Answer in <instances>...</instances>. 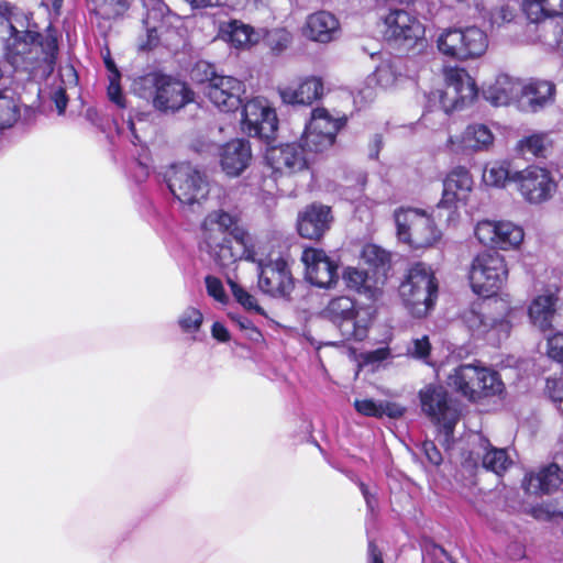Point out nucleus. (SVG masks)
<instances>
[{
    "label": "nucleus",
    "mask_w": 563,
    "mask_h": 563,
    "mask_svg": "<svg viewBox=\"0 0 563 563\" xmlns=\"http://www.w3.org/2000/svg\"><path fill=\"white\" fill-rule=\"evenodd\" d=\"M236 217L224 210L209 212L201 224L200 250L221 269L238 261H257V251L250 234L236 227Z\"/></svg>",
    "instance_id": "1"
},
{
    "label": "nucleus",
    "mask_w": 563,
    "mask_h": 563,
    "mask_svg": "<svg viewBox=\"0 0 563 563\" xmlns=\"http://www.w3.org/2000/svg\"><path fill=\"white\" fill-rule=\"evenodd\" d=\"M7 33V57L15 69L29 73L34 79H44L53 73L58 53L54 32L42 35L10 21Z\"/></svg>",
    "instance_id": "2"
},
{
    "label": "nucleus",
    "mask_w": 563,
    "mask_h": 563,
    "mask_svg": "<svg viewBox=\"0 0 563 563\" xmlns=\"http://www.w3.org/2000/svg\"><path fill=\"white\" fill-rule=\"evenodd\" d=\"M441 210L438 207L430 213L417 208H400L394 213L398 240L412 249L432 246L441 239L435 223Z\"/></svg>",
    "instance_id": "3"
},
{
    "label": "nucleus",
    "mask_w": 563,
    "mask_h": 563,
    "mask_svg": "<svg viewBox=\"0 0 563 563\" xmlns=\"http://www.w3.org/2000/svg\"><path fill=\"white\" fill-rule=\"evenodd\" d=\"M322 316L339 330L344 340L363 341L367 338L373 321L369 308L358 306L349 296L332 298L322 310Z\"/></svg>",
    "instance_id": "4"
},
{
    "label": "nucleus",
    "mask_w": 563,
    "mask_h": 563,
    "mask_svg": "<svg viewBox=\"0 0 563 563\" xmlns=\"http://www.w3.org/2000/svg\"><path fill=\"white\" fill-rule=\"evenodd\" d=\"M133 89L142 98L153 97L154 107L164 112H175L192 101V92L184 82L156 73L136 79Z\"/></svg>",
    "instance_id": "5"
},
{
    "label": "nucleus",
    "mask_w": 563,
    "mask_h": 563,
    "mask_svg": "<svg viewBox=\"0 0 563 563\" xmlns=\"http://www.w3.org/2000/svg\"><path fill=\"white\" fill-rule=\"evenodd\" d=\"M510 307L503 299L473 302L462 314V320L468 330L477 336L492 333L500 340L507 338L510 331L508 320Z\"/></svg>",
    "instance_id": "6"
},
{
    "label": "nucleus",
    "mask_w": 563,
    "mask_h": 563,
    "mask_svg": "<svg viewBox=\"0 0 563 563\" xmlns=\"http://www.w3.org/2000/svg\"><path fill=\"white\" fill-rule=\"evenodd\" d=\"M399 295L413 317L427 316L438 297V284L431 268L422 263L415 264L399 286Z\"/></svg>",
    "instance_id": "7"
},
{
    "label": "nucleus",
    "mask_w": 563,
    "mask_h": 563,
    "mask_svg": "<svg viewBox=\"0 0 563 563\" xmlns=\"http://www.w3.org/2000/svg\"><path fill=\"white\" fill-rule=\"evenodd\" d=\"M437 47L441 55L463 62L484 55L488 48V38L476 26L449 27L438 35Z\"/></svg>",
    "instance_id": "8"
},
{
    "label": "nucleus",
    "mask_w": 563,
    "mask_h": 563,
    "mask_svg": "<svg viewBox=\"0 0 563 563\" xmlns=\"http://www.w3.org/2000/svg\"><path fill=\"white\" fill-rule=\"evenodd\" d=\"M468 278L475 294L483 297L496 295L508 278L505 257L495 251L478 253L472 261Z\"/></svg>",
    "instance_id": "9"
},
{
    "label": "nucleus",
    "mask_w": 563,
    "mask_h": 563,
    "mask_svg": "<svg viewBox=\"0 0 563 563\" xmlns=\"http://www.w3.org/2000/svg\"><path fill=\"white\" fill-rule=\"evenodd\" d=\"M165 180L169 191L184 206H200L210 191L207 176L186 163L173 165L166 172Z\"/></svg>",
    "instance_id": "10"
},
{
    "label": "nucleus",
    "mask_w": 563,
    "mask_h": 563,
    "mask_svg": "<svg viewBox=\"0 0 563 563\" xmlns=\"http://www.w3.org/2000/svg\"><path fill=\"white\" fill-rule=\"evenodd\" d=\"M445 89L432 91L429 102L446 115L449 112L463 108L477 96L475 80L463 68H449L445 71Z\"/></svg>",
    "instance_id": "11"
},
{
    "label": "nucleus",
    "mask_w": 563,
    "mask_h": 563,
    "mask_svg": "<svg viewBox=\"0 0 563 563\" xmlns=\"http://www.w3.org/2000/svg\"><path fill=\"white\" fill-rule=\"evenodd\" d=\"M345 122L344 114L332 113L322 107L316 108L311 111L300 141L309 152H324L334 144L336 135Z\"/></svg>",
    "instance_id": "12"
},
{
    "label": "nucleus",
    "mask_w": 563,
    "mask_h": 563,
    "mask_svg": "<svg viewBox=\"0 0 563 563\" xmlns=\"http://www.w3.org/2000/svg\"><path fill=\"white\" fill-rule=\"evenodd\" d=\"M419 397L422 411L444 431L446 438L451 437L460 413L446 390L442 386L428 385L420 390Z\"/></svg>",
    "instance_id": "13"
},
{
    "label": "nucleus",
    "mask_w": 563,
    "mask_h": 563,
    "mask_svg": "<svg viewBox=\"0 0 563 563\" xmlns=\"http://www.w3.org/2000/svg\"><path fill=\"white\" fill-rule=\"evenodd\" d=\"M258 288L266 295L274 298H288L295 288V279L286 260L264 261L257 254Z\"/></svg>",
    "instance_id": "14"
},
{
    "label": "nucleus",
    "mask_w": 563,
    "mask_h": 563,
    "mask_svg": "<svg viewBox=\"0 0 563 563\" xmlns=\"http://www.w3.org/2000/svg\"><path fill=\"white\" fill-rule=\"evenodd\" d=\"M241 125L249 136L271 140L278 128L276 110L267 99L255 97L244 104Z\"/></svg>",
    "instance_id": "15"
},
{
    "label": "nucleus",
    "mask_w": 563,
    "mask_h": 563,
    "mask_svg": "<svg viewBox=\"0 0 563 563\" xmlns=\"http://www.w3.org/2000/svg\"><path fill=\"white\" fill-rule=\"evenodd\" d=\"M385 36L409 49L424 42V25L406 10H390L383 18Z\"/></svg>",
    "instance_id": "16"
},
{
    "label": "nucleus",
    "mask_w": 563,
    "mask_h": 563,
    "mask_svg": "<svg viewBox=\"0 0 563 563\" xmlns=\"http://www.w3.org/2000/svg\"><path fill=\"white\" fill-rule=\"evenodd\" d=\"M474 234L481 244L504 251L518 247L525 238L522 228L510 221H478Z\"/></svg>",
    "instance_id": "17"
},
{
    "label": "nucleus",
    "mask_w": 563,
    "mask_h": 563,
    "mask_svg": "<svg viewBox=\"0 0 563 563\" xmlns=\"http://www.w3.org/2000/svg\"><path fill=\"white\" fill-rule=\"evenodd\" d=\"M472 444L473 449L463 461V467L468 471L482 467L501 475L512 463L505 449L492 446L489 441L479 434L473 437Z\"/></svg>",
    "instance_id": "18"
},
{
    "label": "nucleus",
    "mask_w": 563,
    "mask_h": 563,
    "mask_svg": "<svg viewBox=\"0 0 563 563\" xmlns=\"http://www.w3.org/2000/svg\"><path fill=\"white\" fill-rule=\"evenodd\" d=\"M473 177L465 167H454L443 181L442 199L438 203V210L448 209V222L455 221V209L459 205H466L468 197L473 190Z\"/></svg>",
    "instance_id": "19"
},
{
    "label": "nucleus",
    "mask_w": 563,
    "mask_h": 563,
    "mask_svg": "<svg viewBox=\"0 0 563 563\" xmlns=\"http://www.w3.org/2000/svg\"><path fill=\"white\" fill-rule=\"evenodd\" d=\"M523 199L529 203H541L551 198L555 184L550 173L541 167L531 166L512 176Z\"/></svg>",
    "instance_id": "20"
},
{
    "label": "nucleus",
    "mask_w": 563,
    "mask_h": 563,
    "mask_svg": "<svg viewBox=\"0 0 563 563\" xmlns=\"http://www.w3.org/2000/svg\"><path fill=\"white\" fill-rule=\"evenodd\" d=\"M205 92L208 99L222 112H233L241 106L242 96L245 93V85L232 76L210 77Z\"/></svg>",
    "instance_id": "21"
},
{
    "label": "nucleus",
    "mask_w": 563,
    "mask_h": 563,
    "mask_svg": "<svg viewBox=\"0 0 563 563\" xmlns=\"http://www.w3.org/2000/svg\"><path fill=\"white\" fill-rule=\"evenodd\" d=\"M301 261L306 266L307 280L319 288H331L338 279V265L332 262L324 251L318 249H306L302 252Z\"/></svg>",
    "instance_id": "22"
},
{
    "label": "nucleus",
    "mask_w": 563,
    "mask_h": 563,
    "mask_svg": "<svg viewBox=\"0 0 563 563\" xmlns=\"http://www.w3.org/2000/svg\"><path fill=\"white\" fill-rule=\"evenodd\" d=\"M306 147L302 144L287 143L269 147L266 162L275 174L291 175L307 167Z\"/></svg>",
    "instance_id": "23"
},
{
    "label": "nucleus",
    "mask_w": 563,
    "mask_h": 563,
    "mask_svg": "<svg viewBox=\"0 0 563 563\" xmlns=\"http://www.w3.org/2000/svg\"><path fill=\"white\" fill-rule=\"evenodd\" d=\"M555 100V85L548 80L530 79L521 81L518 109L527 113H537L551 106Z\"/></svg>",
    "instance_id": "24"
},
{
    "label": "nucleus",
    "mask_w": 563,
    "mask_h": 563,
    "mask_svg": "<svg viewBox=\"0 0 563 563\" xmlns=\"http://www.w3.org/2000/svg\"><path fill=\"white\" fill-rule=\"evenodd\" d=\"M521 81V79L508 74H498L494 79L483 85V96L495 107L515 104L518 108Z\"/></svg>",
    "instance_id": "25"
},
{
    "label": "nucleus",
    "mask_w": 563,
    "mask_h": 563,
    "mask_svg": "<svg viewBox=\"0 0 563 563\" xmlns=\"http://www.w3.org/2000/svg\"><path fill=\"white\" fill-rule=\"evenodd\" d=\"M495 136L485 124H470L461 135L450 136L448 145L453 153L466 154L488 151Z\"/></svg>",
    "instance_id": "26"
},
{
    "label": "nucleus",
    "mask_w": 563,
    "mask_h": 563,
    "mask_svg": "<svg viewBox=\"0 0 563 563\" xmlns=\"http://www.w3.org/2000/svg\"><path fill=\"white\" fill-rule=\"evenodd\" d=\"M302 34L312 42L327 44L340 34L339 20L328 11H318L307 16Z\"/></svg>",
    "instance_id": "27"
},
{
    "label": "nucleus",
    "mask_w": 563,
    "mask_h": 563,
    "mask_svg": "<svg viewBox=\"0 0 563 563\" xmlns=\"http://www.w3.org/2000/svg\"><path fill=\"white\" fill-rule=\"evenodd\" d=\"M251 159V146L250 143L245 140H232L221 147V168L230 177H236L241 175L250 165Z\"/></svg>",
    "instance_id": "28"
},
{
    "label": "nucleus",
    "mask_w": 563,
    "mask_h": 563,
    "mask_svg": "<svg viewBox=\"0 0 563 563\" xmlns=\"http://www.w3.org/2000/svg\"><path fill=\"white\" fill-rule=\"evenodd\" d=\"M330 222L329 207L311 205L298 217V232L306 239H319L329 229Z\"/></svg>",
    "instance_id": "29"
},
{
    "label": "nucleus",
    "mask_w": 563,
    "mask_h": 563,
    "mask_svg": "<svg viewBox=\"0 0 563 563\" xmlns=\"http://www.w3.org/2000/svg\"><path fill=\"white\" fill-rule=\"evenodd\" d=\"M478 365L464 364L453 369L448 377V385L468 400L479 398Z\"/></svg>",
    "instance_id": "30"
},
{
    "label": "nucleus",
    "mask_w": 563,
    "mask_h": 563,
    "mask_svg": "<svg viewBox=\"0 0 563 563\" xmlns=\"http://www.w3.org/2000/svg\"><path fill=\"white\" fill-rule=\"evenodd\" d=\"M558 300V296L551 290L534 297L528 308L531 323L541 331L551 329L556 314Z\"/></svg>",
    "instance_id": "31"
},
{
    "label": "nucleus",
    "mask_w": 563,
    "mask_h": 563,
    "mask_svg": "<svg viewBox=\"0 0 563 563\" xmlns=\"http://www.w3.org/2000/svg\"><path fill=\"white\" fill-rule=\"evenodd\" d=\"M282 100L289 104H311L323 95L321 78L309 76L303 78L298 87H286L279 90Z\"/></svg>",
    "instance_id": "32"
},
{
    "label": "nucleus",
    "mask_w": 563,
    "mask_h": 563,
    "mask_svg": "<svg viewBox=\"0 0 563 563\" xmlns=\"http://www.w3.org/2000/svg\"><path fill=\"white\" fill-rule=\"evenodd\" d=\"M563 483V470L556 464H550L538 473L525 476L522 486L528 494H549Z\"/></svg>",
    "instance_id": "33"
},
{
    "label": "nucleus",
    "mask_w": 563,
    "mask_h": 563,
    "mask_svg": "<svg viewBox=\"0 0 563 563\" xmlns=\"http://www.w3.org/2000/svg\"><path fill=\"white\" fill-rule=\"evenodd\" d=\"M343 280L349 288L368 298H376L383 286L382 276H374L356 267H346L343 272Z\"/></svg>",
    "instance_id": "34"
},
{
    "label": "nucleus",
    "mask_w": 563,
    "mask_h": 563,
    "mask_svg": "<svg viewBox=\"0 0 563 563\" xmlns=\"http://www.w3.org/2000/svg\"><path fill=\"white\" fill-rule=\"evenodd\" d=\"M220 36L235 48H246L256 44L260 35L255 30L241 21L232 20L220 27Z\"/></svg>",
    "instance_id": "35"
},
{
    "label": "nucleus",
    "mask_w": 563,
    "mask_h": 563,
    "mask_svg": "<svg viewBox=\"0 0 563 563\" xmlns=\"http://www.w3.org/2000/svg\"><path fill=\"white\" fill-rule=\"evenodd\" d=\"M522 10L529 21L539 23L549 18L563 16V0H523Z\"/></svg>",
    "instance_id": "36"
},
{
    "label": "nucleus",
    "mask_w": 563,
    "mask_h": 563,
    "mask_svg": "<svg viewBox=\"0 0 563 563\" xmlns=\"http://www.w3.org/2000/svg\"><path fill=\"white\" fill-rule=\"evenodd\" d=\"M166 7L161 2L156 1L154 7L147 11L146 18L143 23L146 29V40H140L139 46L141 49H152L159 43L161 19L165 12Z\"/></svg>",
    "instance_id": "37"
},
{
    "label": "nucleus",
    "mask_w": 563,
    "mask_h": 563,
    "mask_svg": "<svg viewBox=\"0 0 563 563\" xmlns=\"http://www.w3.org/2000/svg\"><path fill=\"white\" fill-rule=\"evenodd\" d=\"M60 84L51 91V99L55 103L58 114H63L68 104L66 90L77 86L78 77L73 66L62 67L59 70Z\"/></svg>",
    "instance_id": "38"
},
{
    "label": "nucleus",
    "mask_w": 563,
    "mask_h": 563,
    "mask_svg": "<svg viewBox=\"0 0 563 563\" xmlns=\"http://www.w3.org/2000/svg\"><path fill=\"white\" fill-rule=\"evenodd\" d=\"M361 257L372 268V275L382 276L384 284L389 269V253L376 244H366L362 250Z\"/></svg>",
    "instance_id": "39"
},
{
    "label": "nucleus",
    "mask_w": 563,
    "mask_h": 563,
    "mask_svg": "<svg viewBox=\"0 0 563 563\" xmlns=\"http://www.w3.org/2000/svg\"><path fill=\"white\" fill-rule=\"evenodd\" d=\"M510 178L509 164L505 161L488 163L483 172V181L488 187L503 188Z\"/></svg>",
    "instance_id": "40"
},
{
    "label": "nucleus",
    "mask_w": 563,
    "mask_h": 563,
    "mask_svg": "<svg viewBox=\"0 0 563 563\" xmlns=\"http://www.w3.org/2000/svg\"><path fill=\"white\" fill-rule=\"evenodd\" d=\"M203 323L202 312L195 307H187L177 318V324L183 333L190 335L192 341L198 340L197 333Z\"/></svg>",
    "instance_id": "41"
},
{
    "label": "nucleus",
    "mask_w": 563,
    "mask_h": 563,
    "mask_svg": "<svg viewBox=\"0 0 563 563\" xmlns=\"http://www.w3.org/2000/svg\"><path fill=\"white\" fill-rule=\"evenodd\" d=\"M549 145L550 140L548 134L538 132L522 137L518 142L517 148L522 155L530 154L538 157L544 155Z\"/></svg>",
    "instance_id": "42"
},
{
    "label": "nucleus",
    "mask_w": 563,
    "mask_h": 563,
    "mask_svg": "<svg viewBox=\"0 0 563 563\" xmlns=\"http://www.w3.org/2000/svg\"><path fill=\"white\" fill-rule=\"evenodd\" d=\"M479 397L496 395L503 391L504 384L499 377V375L487 368L479 366Z\"/></svg>",
    "instance_id": "43"
},
{
    "label": "nucleus",
    "mask_w": 563,
    "mask_h": 563,
    "mask_svg": "<svg viewBox=\"0 0 563 563\" xmlns=\"http://www.w3.org/2000/svg\"><path fill=\"white\" fill-rule=\"evenodd\" d=\"M264 41L273 53L280 54L291 44L292 34L285 27H276L266 32Z\"/></svg>",
    "instance_id": "44"
},
{
    "label": "nucleus",
    "mask_w": 563,
    "mask_h": 563,
    "mask_svg": "<svg viewBox=\"0 0 563 563\" xmlns=\"http://www.w3.org/2000/svg\"><path fill=\"white\" fill-rule=\"evenodd\" d=\"M398 73L391 62L380 63L374 71V79L383 88H389L397 81Z\"/></svg>",
    "instance_id": "45"
},
{
    "label": "nucleus",
    "mask_w": 563,
    "mask_h": 563,
    "mask_svg": "<svg viewBox=\"0 0 563 563\" xmlns=\"http://www.w3.org/2000/svg\"><path fill=\"white\" fill-rule=\"evenodd\" d=\"M0 24L4 26L5 33L8 32V24L10 21L16 22L20 27L29 26V19L22 13H15L14 8L7 1H0Z\"/></svg>",
    "instance_id": "46"
},
{
    "label": "nucleus",
    "mask_w": 563,
    "mask_h": 563,
    "mask_svg": "<svg viewBox=\"0 0 563 563\" xmlns=\"http://www.w3.org/2000/svg\"><path fill=\"white\" fill-rule=\"evenodd\" d=\"M228 284L231 288V291L235 298V300L242 305L245 309L249 310H260L256 298L247 292L244 288H242L239 284H236L231 278H228Z\"/></svg>",
    "instance_id": "47"
},
{
    "label": "nucleus",
    "mask_w": 563,
    "mask_h": 563,
    "mask_svg": "<svg viewBox=\"0 0 563 563\" xmlns=\"http://www.w3.org/2000/svg\"><path fill=\"white\" fill-rule=\"evenodd\" d=\"M391 351L387 346L378 347L374 351H368L360 354V363L361 365L367 366H378L384 361L390 358Z\"/></svg>",
    "instance_id": "48"
},
{
    "label": "nucleus",
    "mask_w": 563,
    "mask_h": 563,
    "mask_svg": "<svg viewBox=\"0 0 563 563\" xmlns=\"http://www.w3.org/2000/svg\"><path fill=\"white\" fill-rule=\"evenodd\" d=\"M205 282L207 292L210 297H212L216 301L223 305L228 302L229 298L225 294L223 284L218 277L209 275L206 277Z\"/></svg>",
    "instance_id": "49"
},
{
    "label": "nucleus",
    "mask_w": 563,
    "mask_h": 563,
    "mask_svg": "<svg viewBox=\"0 0 563 563\" xmlns=\"http://www.w3.org/2000/svg\"><path fill=\"white\" fill-rule=\"evenodd\" d=\"M354 408L362 416L380 418V401L374 399H356L354 401Z\"/></svg>",
    "instance_id": "50"
},
{
    "label": "nucleus",
    "mask_w": 563,
    "mask_h": 563,
    "mask_svg": "<svg viewBox=\"0 0 563 563\" xmlns=\"http://www.w3.org/2000/svg\"><path fill=\"white\" fill-rule=\"evenodd\" d=\"M514 18V10L508 4H501L490 12L489 20L493 26H501L503 24L512 21Z\"/></svg>",
    "instance_id": "51"
},
{
    "label": "nucleus",
    "mask_w": 563,
    "mask_h": 563,
    "mask_svg": "<svg viewBox=\"0 0 563 563\" xmlns=\"http://www.w3.org/2000/svg\"><path fill=\"white\" fill-rule=\"evenodd\" d=\"M431 350L429 338L423 335L419 339H413L411 346L408 347V354L415 358L427 360Z\"/></svg>",
    "instance_id": "52"
},
{
    "label": "nucleus",
    "mask_w": 563,
    "mask_h": 563,
    "mask_svg": "<svg viewBox=\"0 0 563 563\" xmlns=\"http://www.w3.org/2000/svg\"><path fill=\"white\" fill-rule=\"evenodd\" d=\"M548 355L563 363V332H558L548 339Z\"/></svg>",
    "instance_id": "53"
},
{
    "label": "nucleus",
    "mask_w": 563,
    "mask_h": 563,
    "mask_svg": "<svg viewBox=\"0 0 563 563\" xmlns=\"http://www.w3.org/2000/svg\"><path fill=\"white\" fill-rule=\"evenodd\" d=\"M110 82L108 87V97L109 99L114 102L120 108H125V101L124 97L121 92V87L119 84L120 80V74L114 73V76H110Z\"/></svg>",
    "instance_id": "54"
},
{
    "label": "nucleus",
    "mask_w": 563,
    "mask_h": 563,
    "mask_svg": "<svg viewBox=\"0 0 563 563\" xmlns=\"http://www.w3.org/2000/svg\"><path fill=\"white\" fill-rule=\"evenodd\" d=\"M219 76L214 71V67L208 62H198L192 69V78L198 81L210 84V77Z\"/></svg>",
    "instance_id": "55"
},
{
    "label": "nucleus",
    "mask_w": 563,
    "mask_h": 563,
    "mask_svg": "<svg viewBox=\"0 0 563 563\" xmlns=\"http://www.w3.org/2000/svg\"><path fill=\"white\" fill-rule=\"evenodd\" d=\"M379 411H380V418L386 416L391 419H397V418H400L401 416H404V413L406 412V408L398 402L380 401Z\"/></svg>",
    "instance_id": "56"
},
{
    "label": "nucleus",
    "mask_w": 563,
    "mask_h": 563,
    "mask_svg": "<svg viewBox=\"0 0 563 563\" xmlns=\"http://www.w3.org/2000/svg\"><path fill=\"white\" fill-rule=\"evenodd\" d=\"M128 9L125 0H104L102 10L108 18L121 15Z\"/></svg>",
    "instance_id": "57"
},
{
    "label": "nucleus",
    "mask_w": 563,
    "mask_h": 563,
    "mask_svg": "<svg viewBox=\"0 0 563 563\" xmlns=\"http://www.w3.org/2000/svg\"><path fill=\"white\" fill-rule=\"evenodd\" d=\"M422 448L430 463L434 465H439L441 463L442 455L433 442L426 441Z\"/></svg>",
    "instance_id": "58"
},
{
    "label": "nucleus",
    "mask_w": 563,
    "mask_h": 563,
    "mask_svg": "<svg viewBox=\"0 0 563 563\" xmlns=\"http://www.w3.org/2000/svg\"><path fill=\"white\" fill-rule=\"evenodd\" d=\"M548 388L550 391V396L554 401H561L563 399V376L548 380Z\"/></svg>",
    "instance_id": "59"
},
{
    "label": "nucleus",
    "mask_w": 563,
    "mask_h": 563,
    "mask_svg": "<svg viewBox=\"0 0 563 563\" xmlns=\"http://www.w3.org/2000/svg\"><path fill=\"white\" fill-rule=\"evenodd\" d=\"M211 335L219 342L225 343L230 341L231 335L229 330L221 322H214L211 327Z\"/></svg>",
    "instance_id": "60"
},
{
    "label": "nucleus",
    "mask_w": 563,
    "mask_h": 563,
    "mask_svg": "<svg viewBox=\"0 0 563 563\" xmlns=\"http://www.w3.org/2000/svg\"><path fill=\"white\" fill-rule=\"evenodd\" d=\"M194 8H212L225 3L227 0H186Z\"/></svg>",
    "instance_id": "61"
},
{
    "label": "nucleus",
    "mask_w": 563,
    "mask_h": 563,
    "mask_svg": "<svg viewBox=\"0 0 563 563\" xmlns=\"http://www.w3.org/2000/svg\"><path fill=\"white\" fill-rule=\"evenodd\" d=\"M368 558L369 563H383L382 553L372 541L368 543Z\"/></svg>",
    "instance_id": "62"
},
{
    "label": "nucleus",
    "mask_w": 563,
    "mask_h": 563,
    "mask_svg": "<svg viewBox=\"0 0 563 563\" xmlns=\"http://www.w3.org/2000/svg\"><path fill=\"white\" fill-rule=\"evenodd\" d=\"M554 37L558 49L563 52V22L555 25Z\"/></svg>",
    "instance_id": "63"
},
{
    "label": "nucleus",
    "mask_w": 563,
    "mask_h": 563,
    "mask_svg": "<svg viewBox=\"0 0 563 563\" xmlns=\"http://www.w3.org/2000/svg\"><path fill=\"white\" fill-rule=\"evenodd\" d=\"M361 490H362V494H363V496L365 498L367 507L371 510H373L374 506L376 504L374 496L368 492V488L364 484H361Z\"/></svg>",
    "instance_id": "64"
}]
</instances>
